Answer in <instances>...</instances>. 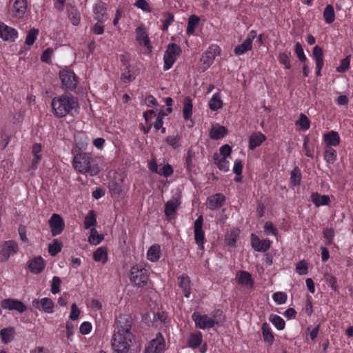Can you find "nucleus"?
Instances as JSON below:
<instances>
[{
  "mask_svg": "<svg viewBox=\"0 0 353 353\" xmlns=\"http://www.w3.org/2000/svg\"><path fill=\"white\" fill-rule=\"evenodd\" d=\"M350 56H347L341 61L340 65L336 68V70L339 72H345L350 66Z\"/></svg>",
  "mask_w": 353,
  "mask_h": 353,
  "instance_id": "56",
  "label": "nucleus"
},
{
  "mask_svg": "<svg viewBox=\"0 0 353 353\" xmlns=\"http://www.w3.org/2000/svg\"><path fill=\"white\" fill-rule=\"evenodd\" d=\"M59 78L62 85L68 90H74L77 84V77L74 72L68 70H62L59 72Z\"/></svg>",
  "mask_w": 353,
  "mask_h": 353,
  "instance_id": "10",
  "label": "nucleus"
},
{
  "mask_svg": "<svg viewBox=\"0 0 353 353\" xmlns=\"http://www.w3.org/2000/svg\"><path fill=\"white\" fill-rule=\"evenodd\" d=\"M183 117L185 120H189L192 114V99L189 97H185L183 100Z\"/></svg>",
  "mask_w": 353,
  "mask_h": 353,
  "instance_id": "30",
  "label": "nucleus"
},
{
  "mask_svg": "<svg viewBox=\"0 0 353 353\" xmlns=\"http://www.w3.org/2000/svg\"><path fill=\"white\" fill-rule=\"evenodd\" d=\"M301 179V173L298 167H295L290 174V182L294 185H299Z\"/></svg>",
  "mask_w": 353,
  "mask_h": 353,
  "instance_id": "41",
  "label": "nucleus"
},
{
  "mask_svg": "<svg viewBox=\"0 0 353 353\" xmlns=\"http://www.w3.org/2000/svg\"><path fill=\"white\" fill-rule=\"evenodd\" d=\"M95 19L100 22L107 19V5L103 1H98L94 8Z\"/></svg>",
  "mask_w": 353,
  "mask_h": 353,
  "instance_id": "20",
  "label": "nucleus"
},
{
  "mask_svg": "<svg viewBox=\"0 0 353 353\" xmlns=\"http://www.w3.org/2000/svg\"><path fill=\"white\" fill-rule=\"evenodd\" d=\"M270 321L279 330L284 329L285 323L281 316L275 314H271L270 316Z\"/></svg>",
  "mask_w": 353,
  "mask_h": 353,
  "instance_id": "43",
  "label": "nucleus"
},
{
  "mask_svg": "<svg viewBox=\"0 0 353 353\" xmlns=\"http://www.w3.org/2000/svg\"><path fill=\"white\" fill-rule=\"evenodd\" d=\"M325 141L327 145L336 146L340 143V137L338 132L334 131L329 132L324 134Z\"/></svg>",
  "mask_w": 353,
  "mask_h": 353,
  "instance_id": "28",
  "label": "nucleus"
},
{
  "mask_svg": "<svg viewBox=\"0 0 353 353\" xmlns=\"http://www.w3.org/2000/svg\"><path fill=\"white\" fill-rule=\"evenodd\" d=\"M13 8L15 12V16L21 18L26 11L27 3L26 0H15L13 4Z\"/></svg>",
  "mask_w": 353,
  "mask_h": 353,
  "instance_id": "25",
  "label": "nucleus"
},
{
  "mask_svg": "<svg viewBox=\"0 0 353 353\" xmlns=\"http://www.w3.org/2000/svg\"><path fill=\"white\" fill-rule=\"evenodd\" d=\"M133 320L128 314L120 315L117 319V330L115 332H119L121 334L133 336L131 332Z\"/></svg>",
  "mask_w": 353,
  "mask_h": 353,
  "instance_id": "8",
  "label": "nucleus"
},
{
  "mask_svg": "<svg viewBox=\"0 0 353 353\" xmlns=\"http://www.w3.org/2000/svg\"><path fill=\"white\" fill-rule=\"evenodd\" d=\"M225 201V196L221 194H216L208 199V208L215 210L222 206Z\"/></svg>",
  "mask_w": 353,
  "mask_h": 353,
  "instance_id": "22",
  "label": "nucleus"
},
{
  "mask_svg": "<svg viewBox=\"0 0 353 353\" xmlns=\"http://www.w3.org/2000/svg\"><path fill=\"white\" fill-rule=\"evenodd\" d=\"M97 223V220L95 215L94 214L93 210H90L88 214L85 217L84 225L86 229L90 228L91 226L95 225Z\"/></svg>",
  "mask_w": 353,
  "mask_h": 353,
  "instance_id": "48",
  "label": "nucleus"
},
{
  "mask_svg": "<svg viewBox=\"0 0 353 353\" xmlns=\"http://www.w3.org/2000/svg\"><path fill=\"white\" fill-rule=\"evenodd\" d=\"M181 193L176 192L173 195L172 198L165 204L164 212L166 219L170 220L174 218L176 212L181 205Z\"/></svg>",
  "mask_w": 353,
  "mask_h": 353,
  "instance_id": "9",
  "label": "nucleus"
},
{
  "mask_svg": "<svg viewBox=\"0 0 353 353\" xmlns=\"http://www.w3.org/2000/svg\"><path fill=\"white\" fill-rule=\"evenodd\" d=\"M264 231L266 232L267 234H274L276 235L277 234V230L274 226L273 223L270 221H267L264 225Z\"/></svg>",
  "mask_w": 353,
  "mask_h": 353,
  "instance_id": "61",
  "label": "nucleus"
},
{
  "mask_svg": "<svg viewBox=\"0 0 353 353\" xmlns=\"http://www.w3.org/2000/svg\"><path fill=\"white\" fill-rule=\"evenodd\" d=\"M48 223L53 236L60 234L65 228L64 221L58 214H53Z\"/></svg>",
  "mask_w": 353,
  "mask_h": 353,
  "instance_id": "12",
  "label": "nucleus"
},
{
  "mask_svg": "<svg viewBox=\"0 0 353 353\" xmlns=\"http://www.w3.org/2000/svg\"><path fill=\"white\" fill-rule=\"evenodd\" d=\"M61 283V280L59 277L54 276L52 278V281L51 284V292L52 294H55L60 292V284Z\"/></svg>",
  "mask_w": 353,
  "mask_h": 353,
  "instance_id": "53",
  "label": "nucleus"
},
{
  "mask_svg": "<svg viewBox=\"0 0 353 353\" xmlns=\"http://www.w3.org/2000/svg\"><path fill=\"white\" fill-rule=\"evenodd\" d=\"M312 201L316 206L327 205L330 202V197L327 195H321L318 193H313L311 196Z\"/></svg>",
  "mask_w": 353,
  "mask_h": 353,
  "instance_id": "31",
  "label": "nucleus"
},
{
  "mask_svg": "<svg viewBox=\"0 0 353 353\" xmlns=\"http://www.w3.org/2000/svg\"><path fill=\"white\" fill-rule=\"evenodd\" d=\"M181 52V48L176 44L172 43L168 45V49L165 50L163 57V68L165 70H168L172 68L176 59V57L180 54Z\"/></svg>",
  "mask_w": 353,
  "mask_h": 353,
  "instance_id": "5",
  "label": "nucleus"
},
{
  "mask_svg": "<svg viewBox=\"0 0 353 353\" xmlns=\"http://www.w3.org/2000/svg\"><path fill=\"white\" fill-rule=\"evenodd\" d=\"M323 237L326 240V244L330 245L333 242L334 237V230L333 228H325L323 231Z\"/></svg>",
  "mask_w": 353,
  "mask_h": 353,
  "instance_id": "51",
  "label": "nucleus"
},
{
  "mask_svg": "<svg viewBox=\"0 0 353 353\" xmlns=\"http://www.w3.org/2000/svg\"><path fill=\"white\" fill-rule=\"evenodd\" d=\"M17 37V32L15 29L5 25L3 23H0V37L5 41H14Z\"/></svg>",
  "mask_w": 353,
  "mask_h": 353,
  "instance_id": "18",
  "label": "nucleus"
},
{
  "mask_svg": "<svg viewBox=\"0 0 353 353\" xmlns=\"http://www.w3.org/2000/svg\"><path fill=\"white\" fill-rule=\"evenodd\" d=\"M18 244L12 240L6 241L0 244V261L5 262L18 251Z\"/></svg>",
  "mask_w": 353,
  "mask_h": 353,
  "instance_id": "7",
  "label": "nucleus"
},
{
  "mask_svg": "<svg viewBox=\"0 0 353 353\" xmlns=\"http://www.w3.org/2000/svg\"><path fill=\"white\" fill-rule=\"evenodd\" d=\"M214 160L215 161V163L217 165V167L219 169L223 172H227L229 170V165H228V161L226 159V158H221L219 159V157L217 154L214 155Z\"/></svg>",
  "mask_w": 353,
  "mask_h": 353,
  "instance_id": "42",
  "label": "nucleus"
},
{
  "mask_svg": "<svg viewBox=\"0 0 353 353\" xmlns=\"http://www.w3.org/2000/svg\"><path fill=\"white\" fill-rule=\"evenodd\" d=\"M228 132V129L219 124L214 125L210 131V137L214 140L220 139L224 137Z\"/></svg>",
  "mask_w": 353,
  "mask_h": 353,
  "instance_id": "21",
  "label": "nucleus"
},
{
  "mask_svg": "<svg viewBox=\"0 0 353 353\" xmlns=\"http://www.w3.org/2000/svg\"><path fill=\"white\" fill-rule=\"evenodd\" d=\"M192 319L197 327L201 329L212 327L215 324L220 323V319L213 320L207 315H200L196 312L192 314Z\"/></svg>",
  "mask_w": 353,
  "mask_h": 353,
  "instance_id": "11",
  "label": "nucleus"
},
{
  "mask_svg": "<svg viewBox=\"0 0 353 353\" xmlns=\"http://www.w3.org/2000/svg\"><path fill=\"white\" fill-rule=\"evenodd\" d=\"M62 244L57 239H54L52 244L48 245V252L51 256L57 255L61 250Z\"/></svg>",
  "mask_w": 353,
  "mask_h": 353,
  "instance_id": "45",
  "label": "nucleus"
},
{
  "mask_svg": "<svg viewBox=\"0 0 353 353\" xmlns=\"http://www.w3.org/2000/svg\"><path fill=\"white\" fill-rule=\"evenodd\" d=\"M93 259L95 261H102L103 263L107 261V250L105 247H100L93 253Z\"/></svg>",
  "mask_w": 353,
  "mask_h": 353,
  "instance_id": "36",
  "label": "nucleus"
},
{
  "mask_svg": "<svg viewBox=\"0 0 353 353\" xmlns=\"http://www.w3.org/2000/svg\"><path fill=\"white\" fill-rule=\"evenodd\" d=\"M295 53L300 61L303 63L306 61V57L304 54L303 47L299 42H297L295 45Z\"/></svg>",
  "mask_w": 353,
  "mask_h": 353,
  "instance_id": "55",
  "label": "nucleus"
},
{
  "mask_svg": "<svg viewBox=\"0 0 353 353\" xmlns=\"http://www.w3.org/2000/svg\"><path fill=\"white\" fill-rule=\"evenodd\" d=\"M179 285L182 288L185 297L190 294V280L187 275H182L178 278Z\"/></svg>",
  "mask_w": 353,
  "mask_h": 353,
  "instance_id": "27",
  "label": "nucleus"
},
{
  "mask_svg": "<svg viewBox=\"0 0 353 353\" xmlns=\"http://www.w3.org/2000/svg\"><path fill=\"white\" fill-rule=\"evenodd\" d=\"M312 54H313L315 61L323 59V49L320 46H316L313 48Z\"/></svg>",
  "mask_w": 353,
  "mask_h": 353,
  "instance_id": "64",
  "label": "nucleus"
},
{
  "mask_svg": "<svg viewBox=\"0 0 353 353\" xmlns=\"http://www.w3.org/2000/svg\"><path fill=\"white\" fill-rule=\"evenodd\" d=\"M132 339L133 336L114 332L111 341L112 347L117 353H128L130 347L129 343L132 342Z\"/></svg>",
  "mask_w": 353,
  "mask_h": 353,
  "instance_id": "3",
  "label": "nucleus"
},
{
  "mask_svg": "<svg viewBox=\"0 0 353 353\" xmlns=\"http://www.w3.org/2000/svg\"><path fill=\"white\" fill-rule=\"evenodd\" d=\"M91 157L88 153L77 154L73 159V166L81 173H89L91 176L97 175L99 168L96 165H91Z\"/></svg>",
  "mask_w": 353,
  "mask_h": 353,
  "instance_id": "2",
  "label": "nucleus"
},
{
  "mask_svg": "<svg viewBox=\"0 0 353 353\" xmlns=\"http://www.w3.org/2000/svg\"><path fill=\"white\" fill-rule=\"evenodd\" d=\"M323 17L327 23H331L334 21L335 15L334 8L331 5H327L323 11Z\"/></svg>",
  "mask_w": 353,
  "mask_h": 353,
  "instance_id": "37",
  "label": "nucleus"
},
{
  "mask_svg": "<svg viewBox=\"0 0 353 353\" xmlns=\"http://www.w3.org/2000/svg\"><path fill=\"white\" fill-rule=\"evenodd\" d=\"M45 265L43 258L39 256L29 261L28 268L31 272L39 274L44 270Z\"/></svg>",
  "mask_w": 353,
  "mask_h": 353,
  "instance_id": "19",
  "label": "nucleus"
},
{
  "mask_svg": "<svg viewBox=\"0 0 353 353\" xmlns=\"http://www.w3.org/2000/svg\"><path fill=\"white\" fill-rule=\"evenodd\" d=\"M324 278H325V280L326 281V282L327 283V284L330 285V287L334 290H336V278L334 276H333L332 274H329V273H325L324 274Z\"/></svg>",
  "mask_w": 353,
  "mask_h": 353,
  "instance_id": "62",
  "label": "nucleus"
},
{
  "mask_svg": "<svg viewBox=\"0 0 353 353\" xmlns=\"http://www.w3.org/2000/svg\"><path fill=\"white\" fill-rule=\"evenodd\" d=\"M52 108L54 115L59 118H62L68 114H72L73 111L77 112L79 108V103L75 97L65 94L52 99Z\"/></svg>",
  "mask_w": 353,
  "mask_h": 353,
  "instance_id": "1",
  "label": "nucleus"
},
{
  "mask_svg": "<svg viewBox=\"0 0 353 353\" xmlns=\"http://www.w3.org/2000/svg\"><path fill=\"white\" fill-rule=\"evenodd\" d=\"M324 159L327 163L333 164L336 159V152L334 149L327 147L325 151Z\"/></svg>",
  "mask_w": 353,
  "mask_h": 353,
  "instance_id": "44",
  "label": "nucleus"
},
{
  "mask_svg": "<svg viewBox=\"0 0 353 353\" xmlns=\"http://www.w3.org/2000/svg\"><path fill=\"white\" fill-rule=\"evenodd\" d=\"M1 307L10 310H15L20 313H22L27 310L26 306L21 301L12 299L3 300L1 301Z\"/></svg>",
  "mask_w": 353,
  "mask_h": 353,
  "instance_id": "16",
  "label": "nucleus"
},
{
  "mask_svg": "<svg viewBox=\"0 0 353 353\" xmlns=\"http://www.w3.org/2000/svg\"><path fill=\"white\" fill-rule=\"evenodd\" d=\"M68 17L74 26H77L80 22V13L77 10H69Z\"/></svg>",
  "mask_w": 353,
  "mask_h": 353,
  "instance_id": "52",
  "label": "nucleus"
},
{
  "mask_svg": "<svg viewBox=\"0 0 353 353\" xmlns=\"http://www.w3.org/2000/svg\"><path fill=\"white\" fill-rule=\"evenodd\" d=\"M202 342V335L201 333L192 334L188 340V345L192 348L198 347Z\"/></svg>",
  "mask_w": 353,
  "mask_h": 353,
  "instance_id": "39",
  "label": "nucleus"
},
{
  "mask_svg": "<svg viewBox=\"0 0 353 353\" xmlns=\"http://www.w3.org/2000/svg\"><path fill=\"white\" fill-rule=\"evenodd\" d=\"M203 216H199L194 222V239L199 249H203L204 232L202 230Z\"/></svg>",
  "mask_w": 353,
  "mask_h": 353,
  "instance_id": "14",
  "label": "nucleus"
},
{
  "mask_svg": "<svg viewBox=\"0 0 353 353\" xmlns=\"http://www.w3.org/2000/svg\"><path fill=\"white\" fill-rule=\"evenodd\" d=\"M296 272L300 275H305L307 273V265L305 261H300L297 263L296 266Z\"/></svg>",
  "mask_w": 353,
  "mask_h": 353,
  "instance_id": "57",
  "label": "nucleus"
},
{
  "mask_svg": "<svg viewBox=\"0 0 353 353\" xmlns=\"http://www.w3.org/2000/svg\"><path fill=\"white\" fill-rule=\"evenodd\" d=\"M252 238V247L254 248V250L258 252H265L267 251L270 247V241L268 239L265 240H260L259 238L254 234H252L251 235Z\"/></svg>",
  "mask_w": 353,
  "mask_h": 353,
  "instance_id": "17",
  "label": "nucleus"
},
{
  "mask_svg": "<svg viewBox=\"0 0 353 353\" xmlns=\"http://www.w3.org/2000/svg\"><path fill=\"white\" fill-rule=\"evenodd\" d=\"M194 157V153L189 150L187 152L186 159H185V163H186V168L188 172L192 171V169L194 168V165L192 164V159Z\"/></svg>",
  "mask_w": 353,
  "mask_h": 353,
  "instance_id": "59",
  "label": "nucleus"
},
{
  "mask_svg": "<svg viewBox=\"0 0 353 353\" xmlns=\"http://www.w3.org/2000/svg\"><path fill=\"white\" fill-rule=\"evenodd\" d=\"M274 301L278 304H283L286 302L287 294L285 292H275L273 294Z\"/></svg>",
  "mask_w": 353,
  "mask_h": 353,
  "instance_id": "58",
  "label": "nucleus"
},
{
  "mask_svg": "<svg viewBox=\"0 0 353 353\" xmlns=\"http://www.w3.org/2000/svg\"><path fill=\"white\" fill-rule=\"evenodd\" d=\"M199 18L196 15H191L188 19L187 34L191 35L194 32V28L199 22Z\"/></svg>",
  "mask_w": 353,
  "mask_h": 353,
  "instance_id": "38",
  "label": "nucleus"
},
{
  "mask_svg": "<svg viewBox=\"0 0 353 353\" xmlns=\"http://www.w3.org/2000/svg\"><path fill=\"white\" fill-rule=\"evenodd\" d=\"M238 281L239 284L250 288H252L254 285L251 274L245 271H241L239 272Z\"/></svg>",
  "mask_w": 353,
  "mask_h": 353,
  "instance_id": "24",
  "label": "nucleus"
},
{
  "mask_svg": "<svg viewBox=\"0 0 353 353\" xmlns=\"http://www.w3.org/2000/svg\"><path fill=\"white\" fill-rule=\"evenodd\" d=\"M38 34H39L38 29H35V28L31 29L28 32V34L26 36V41H25L26 44L28 46H32L34 43V42L35 41Z\"/></svg>",
  "mask_w": 353,
  "mask_h": 353,
  "instance_id": "47",
  "label": "nucleus"
},
{
  "mask_svg": "<svg viewBox=\"0 0 353 353\" xmlns=\"http://www.w3.org/2000/svg\"><path fill=\"white\" fill-rule=\"evenodd\" d=\"M222 105H223V102H222V100L221 99L219 93L214 94L209 102L210 108L212 111H216V110H218L219 109L221 108Z\"/></svg>",
  "mask_w": 353,
  "mask_h": 353,
  "instance_id": "35",
  "label": "nucleus"
},
{
  "mask_svg": "<svg viewBox=\"0 0 353 353\" xmlns=\"http://www.w3.org/2000/svg\"><path fill=\"white\" fill-rule=\"evenodd\" d=\"M173 173V169L169 164L163 165L159 170V174L168 177Z\"/></svg>",
  "mask_w": 353,
  "mask_h": 353,
  "instance_id": "60",
  "label": "nucleus"
},
{
  "mask_svg": "<svg viewBox=\"0 0 353 353\" xmlns=\"http://www.w3.org/2000/svg\"><path fill=\"white\" fill-rule=\"evenodd\" d=\"M137 40L141 45H144L148 49H151L150 41L145 31L141 28L137 29Z\"/></svg>",
  "mask_w": 353,
  "mask_h": 353,
  "instance_id": "26",
  "label": "nucleus"
},
{
  "mask_svg": "<svg viewBox=\"0 0 353 353\" xmlns=\"http://www.w3.org/2000/svg\"><path fill=\"white\" fill-rule=\"evenodd\" d=\"M103 239V236L99 234L96 229L92 228L90 230V235L88 238L90 243L97 245Z\"/></svg>",
  "mask_w": 353,
  "mask_h": 353,
  "instance_id": "40",
  "label": "nucleus"
},
{
  "mask_svg": "<svg viewBox=\"0 0 353 353\" xmlns=\"http://www.w3.org/2000/svg\"><path fill=\"white\" fill-rule=\"evenodd\" d=\"M181 137L179 136L176 137H167L165 139L166 143L174 149H177L181 146L180 143Z\"/></svg>",
  "mask_w": 353,
  "mask_h": 353,
  "instance_id": "49",
  "label": "nucleus"
},
{
  "mask_svg": "<svg viewBox=\"0 0 353 353\" xmlns=\"http://www.w3.org/2000/svg\"><path fill=\"white\" fill-rule=\"evenodd\" d=\"M109 188L112 195H119L122 192V186L116 181H112Z\"/></svg>",
  "mask_w": 353,
  "mask_h": 353,
  "instance_id": "54",
  "label": "nucleus"
},
{
  "mask_svg": "<svg viewBox=\"0 0 353 353\" xmlns=\"http://www.w3.org/2000/svg\"><path fill=\"white\" fill-rule=\"evenodd\" d=\"M148 259L152 261H157L160 258V246L159 245H152L147 253Z\"/></svg>",
  "mask_w": 353,
  "mask_h": 353,
  "instance_id": "34",
  "label": "nucleus"
},
{
  "mask_svg": "<svg viewBox=\"0 0 353 353\" xmlns=\"http://www.w3.org/2000/svg\"><path fill=\"white\" fill-rule=\"evenodd\" d=\"M265 140V136L261 132L253 133L250 137L249 140V148L254 150L256 147L261 145V144Z\"/></svg>",
  "mask_w": 353,
  "mask_h": 353,
  "instance_id": "23",
  "label": "nucleus"
},
{
  "mask_svg": "<svg viewBox=\"0 0 353 353\" xmlns=\"http://www.w3.org/2000/svg\"><path fill=\"white\" fill-rule=\"evenodd\" d=\"M165 349V343L161 333L152 340L145 347V353H162Z\"/></svg>",
  "mask_w": 353,
  "mask_h": 353,
  "instance_id": "13",
  "label": "nucleus"
},
{
  "mask_svg": "<svg viewBox=\"0 0 353 353\" xmlns=\"http://www.w3.org/2000/svg\"><path fill=\"white\" fill-rule=\"evenodd\" d=\"M296 124L299 125L302 130H306L310 128V121L305 114H301L299 119L296 121Z\"/></svg>",
  "mask_w": 353,
  "mask_h": 353,
  "instance_id": "50",
  "label": "nucleus"
},
{
  "mask_svg": "<svg viewBox=\"0 0 353 353\" xmlns=\"http://www.w3.org/2000/svg\"><path fill=\"white\" fill-rule=\"evenodd\" d=\"M220 48L217 46H212L203 54L200 59L202 63L201 70L202 72L206 70L214 62L215 57L220 54Z\"/></svg>",
  "mask_w": 353,
  "mask_h": 353,
  "instance_id": "6",
  "label": "nucleus"
},
{
  "mask_svg": "<svg viewBox=\"0 0 353 353\" xmlns=\"http://www.w3.org/2000/svg\"><path fill=\"white\" fill-rule=\"evenodd\" d=\"M290 52L288 54L285 52H279L278 59L281 64L283 65L286 69H290L291 68L290 61L289 56L290 55Z\"/></svg>",
  "mask_w": 353,
  "mask_h": 353,
  "instance_id": "46",
  "label": "nucleus"
},
{
  "mask_svg": "<svg viewBox=\"0 0 353 353\" xmlns=\"http://www.w3.org/2000/svg\"><path fill=\"white\" fill-rule=\"evenodd\" d=\"M14 334V329L12 327L3 328L0 331L1 340L5 344H7L12 341Z\"/></svg>",
  "mask_w": 353,
  "mask_h": 353,
  "instance_id": "29",
  "label": "nucleus"
},
{
  "mask_svg": "<svg viewBox=\"0 0 353 353\" xmlns=\"http://www.w3.org/2000/svg\"><path fill=\"white\" fill-rule=\"evenodd\" d=\"M130 279L137 287L144 286L148 280L147 270L139 265H134L130 270Z\"/></svg>",
  "mask_w": 353,
  "mask_h": 353,
  "instance_id": "4",
  "label": "nucleus"
},
{
  "mask_svg": "<svg viewBox=\"0 0 353 353\" xmlns=\"http://www.w3.org/2000/svg\"><path fill=\"white\" fill-rule=\"evenodd\" d=\"M252 48V44H251L250 40L245 39L243 43L235 47L234 52L236 55H241L250 50Z\"/></svg>",
  "mask_w": 353,
  "mask_h": 353,
  "instance_id": "33",
  "label": "nucleus"
},
{
  "mask_svg": "<svg viewBox=\"0 0 353 353\" xmlns=\"http://www.w3.org/2000/svg\"><path fill=\"white\" fill-rule=\"evenodd\" d=\"M261 329L264 341L272 345L274 341V336L270 330L269 325L267 323H263Z\"/></svg>",
  "mask_w": 353,
  "mask_h": 353,
  "instance_id": "32",
  "label": "nucleus"
},
{
  "mask_svg": "<svg viewBox=\"0 0 353 353\" xmlns=\"http://www.w3.org/2000/svg\"><path fill=\"white\" fill-rule=\"evenodd\" d=\"M130 67H125L123 69V72L121 74V79L124 82H126V81L130 82V81H132L134 79L130 74Z\"/></svg>",
  "mask_w": 353,
  "mask_h": 353,
  "instance_id": "63",
  "label": "nucleus"
},
{
  "mask_svg": "<svg viewBox=\"0 0 353 353\" xmlns=\"http://www.w3.org/2000/svg\"><path fill=\"white\" fill-rule=\"evenodd\" d=\"M32 306L46 313H52L54 302L50 298H43L41 300L34 299Z\"/></svg>",
  "mask_w": 353,
  "mask_h": 353,
  "instance_id": "15",
  "label": "nucleus"
}]
</instances>
